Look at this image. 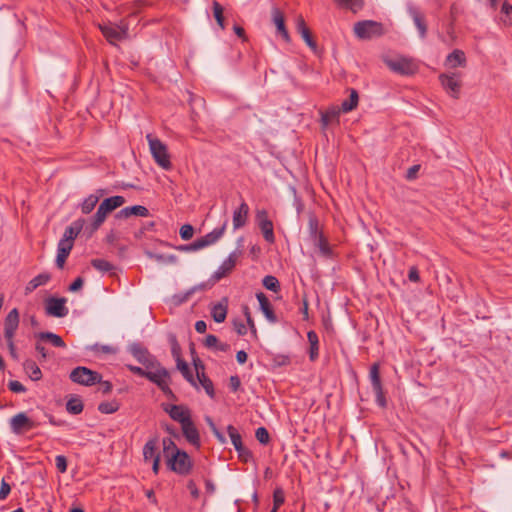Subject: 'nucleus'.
Returning a JSON list of instances; mask_svg holds the SVG:
<instances>
[{"label": "nucleus", "mask_w": 512, "mask_h": 512, "mask_svg": "<svg viewBox=\"0 0 512 512\" xmlns=\"http://www.w3.org/2000/svg\"><path fill=\"white\" fill-rule=\"evenodd\" d=\"M66 240H60L57 245V256H56V266L60 269L64 267L65 261L69 256L73 244L65 243Z\"/></svg>", "instance_id": "aec40b11"}, {"label": "nucleus", "mask_w": 512, "mask_h": 512, "mask_svg": "<svg viewBox=\"0 0 512 512\" xmlns=\"http://www.w3.org/2000/svg\"><path fill=\"white\" fill-rule=\"evenodd\" d=\"M369 377L372 384V389H378L382 387L378 364L375 363L371 366Z\"/></svg>", "instance_id": "c03bdc74"}, {"label": "nucleus", "mask_w": 512, "mask_h": 512, "mask_svg": "<svg viewBox=\"0 0 512 512\" xmlns=\"http://www.w3.org/2000/svg\"><path fill=\"white\" fill-rule=\"evenodd\" d=\"M146 378L157 386H161L169 379V372L156 361L155 367L148 369Z\"/></svg>", "instance_id": "ddd939ff"}, {"label": "nucleus", "mask_w": 512, "mask_h": 512, "mask_svg": "<svg viewBox=\"0 0 512 512\" xmlns=\"http://www.w3.org/2000/svg\"><path fill=\"white\" fill-rule=\"evenodd\" d=\"M8 388L14 393H24L26 391L25 386L16 380L10 381L8 383Z\"/></svg>", "instance_id": "bf43d9fd"}, {"label": "nucleus", "mask_w": 512, "mask_h": 512, "mask_svg": "<svg viewBox=\"0 0 512 512\" xmlns=\"http://www.w3.org/2000/svg\"><path fill=\"white\" fill-rule=\"evenodd\" d=\"M207 424L209 425L210 429L212 430L213 434L215 435V437L218 439V441L222 444H224L226 442V438L225 436L218 430V428L216 427V425L214 424L213 420L207 416L205 418Z\"/></svg>", "instance_id": "603ef678"}, {"label": "nucleus", "mask_w": 512, "mask_h": 512, "mask_svg": "<svg viewBox=\"0 0 512 512\" xmlns=\"http://www.w3.org/2000/svg\"><path fill=\"white\" fill-rule=\"evenodd\" d=\"M50 280V275L42 273L30 280L25 287V294L32 293L39 286L45 285Z\"/></svg>", "instance_id": "cd10ccee"}, {"label": "nucleus", "mask_w": 512, "mask_h": 512, "mask_svg": "<svg viewBox=\"0 0 512 512\" xmlns=\"http://www.w3.org/2000/svg\"><path fill=\"white\" fill-rule=\"evenodd\" d=\"M241 255L240 251H233L229 254V256L223 261V263L218 267V269L212 275V279L216 282L226 277L231 271L235 268L237 260Z\"/></svg>", "instance_id": "1a4fd4ad"}, {"label": "nucleus", "mask_w": 512, "mask_h": 512, "mask_svg": "<svg viewBox=\"0 0 512 512\" xmlns=\"http://www.w3.org/2000/svg\"><path fill=\"white\" fill-rule=\"evenodd\" d=\"M465 62L466 58L464 52L458 49L454 50L446 58L447 65H449L452 68L464 66Z\"/></svg>", "instance_id": "c756f323"}, {"label": "nucleus", "mask_w": 512, "mask_h": 512, "mask_svg": "<svg viewBox=\"0 0 512 512\" xmlns=\"http://www.w3.org/2000/svg\"><path fill=\"white\" fill-rule=\"evenodd\" d=\"M99 201V196L96 194H90L88 197H86L82 203L80 204V209L83 214H89L91 213L96 204Z\"/></svg>", "instance_id": "473e14b6"}, {"label": "nucleus", "mask_w": 512, "mask_h": 512, "mask_svg": "<svg viewBox=\"0 0 512 512\" xmlns=\"http://www.w3.org/2000/svg\"><path fill=\"white\" fill-rule=\"evenodd\" d=\"M218 341L219 340L215 335L209 334L205 338L204 345L207 348H216V346L218 345Z\"/></svg>", "instance_id": "338daca9"}, {"label": "nucleus", "mask_w": 512, "mask_h": 512, "mask_svg": "<svg viewBox=\"0 0 512 512\" xmlns=\"http://www.w3.org/2000/svg\"><path fill=\"white\" fill-rule=\"evenodd\" d=\"M101 378V374L84 366H78L70 373L71 381L83 386H92L101 382Z\"/></svg>", "instance_id": "423d86ee"}, {"label": "nucleus", "mask_w": 512, "mask_h": 512, "mask_svg": "<svg viewBox=\"0 0 512 512\" xmlns=\"http://www.w3.org/2000/svg\"><path fill=\"white\" fill-rule=\"evenodd\" d=\"M213 14H214V17H215L218 25L222 29H224L225 25H224V17H223V7L216 1L213 3Z\"/></svg>", "instance_id": "09e8293b"}, {"label": "nucleus", "mask_w": 512, "mask_h": 512, "mask_svg": "<svg viewBox=\"0 0 512 512\" xmlns=\"http://www.w3.org/2000/svg\"><path fill=\"white\" fill-rule=\"evenodd\" d=\"M341 7L350 9L353 13H357L364 6L363 0H335Z\"/></svg>", "instance_id": "58836bf2"}, {"label": "nucleus", "mask_w": 512, "mask_h": 512, "mask_svg": "<svg viewBox=\"0 0 512 512\" xmlns=\"http://www.w3.org/2000/svg\"><path fill=\"white\" fill-rule=\"evenodd\" d=\"M256 220L264 239L269 243H273L275 241L273 223L268 218L267 212L265 210H258L256 213Z\"/></svg>", "instance_id": "9d476101"}, {"label": "nucleus", "mask_w": 512, "mask_h": 512, "mask_svg": "<svg viewBox=\"0 0 512 512\" xmlns=\"http://www.w3.org/2000/svg\"><path fill=\"white\" fill-rule=\"evenodd\" d=\"M272 21L277 28V32L283 37V39L286 42H289L290 36L285 26L284 15L276 7L272 9Z\"/></svg>", "instance_id": "dca6fc26"}, {"label": "nucleus", "mask_w": 512, "mask_h": 512, "mask_svg": "<svg viewBox=\"0 0 512 512\" xmlns=\"http://www.w3.org/2000/svg\"><path fill=\"white\" fill-rule=\"evenodd\" d=\"M199 383L204 388L205 392L210 398L215 397V391L212 381L205 375V372L201 371L199 377H197Z\"/></svg>", "instance_id": "a19ab883"}, {"label": "nucleus", "mask_w": 512, "mask_h": 512, "mask_svg": "<svg viewBox=\"0 0 512 512\" xmlns=\"http://www.w3.org/2000/svg\"><path fill=\"white\" fill-rule=\"evenodd\" d=\"M249 213V207L245 202L233 212V228L237 230L246 224Z\"/></svg>", "instance_id": "a211bd4d"}, {"label": "nucleus", "mask_w": 512, "mask_h": 512, "mask_svg": "<svg viewBox=\"0 0 512 512\" xmlns=\"http://www.w3.org/2000/svg\"><path fill=\"white\" fill-rule=\"evenodd\" d=\"M129 208H130L131 215L139 216V217H148L149 216V210L145 206L135 205V206H131Z\"/></svg>", "instance_id": "5fc2aeb1"}, {"label": "nucleus", "mask_w": 512, "mask_h": 512, "mask_svg": "<svg viewBox=\"0 0 512 512\" xmlns=\"http://www.w3.org/2000/svg\"><path fill=\"white\" fill-rule=\"evenodd\" d=\"M384 63L391 71L404 76L413 75L418 70L417 63L413 59L404 56L387 57L384 59Z\"/></svg>", "instance_id": "39448f33"}, {"label": "nucleus", "mask_w": 512, "mask_h": 512, "mask_svg": "<svg viewBox=\"0 0 512 512\" xmlns=\"http://www.w3.org/2000/svg\"><path fill=\"white\" fill-rule=\"evenodd\" d=\"M340 110L336 107H332L328 109L326 112L322 113L321 122L324 128H326L333 121H338Z\"/></svg>", "instance_id": "f704fd0d"}, {"label": "nucleus", "mask_w": 512, "mask_h": 512, "mask_svg": "<svg viewBox=\"0 0 512 512\" xmlns=\"http://www.w3.org/2000/svg\"><path fill=\"white\" fill-rule=\"evenodd\" d=\"M77 236L78 235L76 234V232L70 226H68V227H66L63 237L60 240H66L65 243L74 245V239Z\"/></svg>", "instance_id": "13d9d810"}, {"label": "nucleus", "mask_w": 512, "mask_h": 512, "mask_svg": "<svg viewBox=\"0 0 512 512\" xmlns=\"http://www.w3.org/2000/svg\"><path fill=\"white\" fill-rule=\"evenodd\" d=\"M296 28H297V31L302 36L303 40L306 42V44L311 49L316 50V47H317L316 42L312 39L311 33H310L308 27L306 26V23H305L303 17L299 16L297 18Z\"/></svg>", "instance_id": "4be33fe9"}, {"label": "nucleus", "mask_w": 512, "mask_h": 512, "mask_svg": "<svg viewBox=\"0 0 512 512\" xmlns=\"http://www.w3.org/2000/svg\"><path fill=\"white\" fill-rule=\"evenodd\" d=\"M19 326V312L13 308L5 318L4 328L17 329Z\"/></svg>", "instance_id": "ea45409f"}, {"label": "nucleus", "mask_w": 512, "mask_h": 512, "mask_svg": "<svg viewBox=\"0 0 512 512\" xmlns=\"http://www.w3.org/2000/svg\"><path fill=\"white\" fill-rule=\"evenodd\" d=\"M243 312H244V315H245L246 320H247V324L249 325V328H250L251 332L255 335L256 334V326H255V323H254V321H253V319L251 317L249 308L247 306H244Z\"/></svg>", "instance_id": "e2e57ef3"}, {"label": "nucleus", "mask_w": 512, "mask_h": 512, "mask_svg": "<svg viewBox=\"0 0 512 512\" xmlns=\"http://www.w3.org/2000/svg\"><path fill=\"white\" fill-rule=\"evenodd\" d=\"M91 265L100 272H109L114 266L104 259H93Z\"/></svg>", "instance_id": "de8ad7c7"}, {"label": "nucleus", "mask_w": 512, "mask_h": 512, "mask_svg": "<svg viewBox=\"0 0 512 512\" xmlns=\"http://www.w3.org/2000/svg\"><path fill=\"white\" fill-rule=\"evenodd\" d=\"M501 13L503 15L501 17L502 23L506 26L512 25V5L508 2H504L501 7Z\"/></svg>", "instance_id": "49530a36"}, {"label": "nucleus", "mask_w": 512, "mask_h": 512, "mask_svg": "<svg viewBox=\"0 0 512 512\" xmlns=\"http://www.w3.org/2000/svg\"><path fill=\"white\" fill-rule=\"evenodd\" d=\"M308 230H309V236H310L311 241H313L323 235L322 231L319 229V222H318L317 218H315V217L309 218Z\"/></svg>", "instance_id": "37998d69"}, {"label": "nucleus", "mask_w": 512, "mask_h": 512, "mask_svg": "<svg viewBox=\"0 0 512 512\" xmlns=\"http://www.w3.org/2000/svg\"><path fill=\"white\" fill-rule=\"evenodd\" d=\"M36 337L42 341L50 342L54 347L65 348L66 344L63 339L53 332H40L36 334Z\"/></svg>", "instance_id": "bb28decb"}, {"label": "nucleus", "mask_w": 512, "mask_h": 512, "mask_svg": "<svg viewBox=\"0 0 512 512\" xmlns=\"http://www.w3.org/2000/svg\"><path fill=\"white\" fill-rule=\"evenodd\" d=\"M312 243L315 247H317L319 249V252L322 256H324L326 258L332 257V254H333L332 249L324 235L313 240Z\"/></svg>", "instance_id": "7c9ffc66"}, {"label": "nucleus", "mask_w": 512, "mask_h": 512, "mask_svg": "<svg viewBox=\"0 0 512 512\" xmlns=\"http://www.w3.org/2000/svg\"><path fill=\"white\" fill-rule=\"evenodd\" d=\"M182 433L185 439L193 446L199 448L200 447V435L198 429L196 428L194 422L189 420L186 423L181 425Z\"/></svg>", "instance_id": "4468645a"}, {"label": "nucleus", "mask_w": 512, "mask_h": 512, "mask_svg": "<svg viewBox=\"0 0 512 512\" xmlns=\"http://www.w3.org/2000/svg\"><path fill=\"white\" fill-rule=\"evenodd\" d=\"M55 465H56V467H57V469L59 471H61V472L66 471V468H67L66 457L63 456V455L56 456V458H55Z\"/></svg>", "instance_id": "0e129e2a"}, {"label": "nucleus", "mask_w": 512, "mask_h": 512, "mask_svg": "<svg viewBox=\"0 0 512 512\" xmlns=\"http://www.w3.org/2000/svg\"><path fill=\"white\" fill-rule=\"evenodd\" d=\"M177 368L182 373L183 377L192 385L196 386V382L194 380V377L189 369L188 364L181 359V357H178L177 359Z\"/></svg>", "instance_id": "79ce46f5"}, {"label": "nucleus", "mask_w": 512, "mask_h": 512, "mask_svg": "<svg viewBox=\"0 0 512 512\" xmlns=\"http://www.w3.org/2000/svg\"><path fill=\"white\" fill-rule=\"evenodd\" d=\"M353 31L357 38L368 40L380 37L384 34L383 24L373 20L358 21L354 24Z\"/></svg>", "instance_id": "7ed1b4c3"}, {"label": "nucleus", "mask_w": 512, "mask_h": 512, "mask_svg": "<svg viewBox=\"0 0 512 512\" xmlns=\"http://www.w3.org/2000/svg\"><path fill=\"white\" fill-rule=\"evenodd\" d=\"M158 439L153 438L147 441L143 448V456L146 461L154 460L155 458L160 457L157 452Z\"/></svg>", "instance_id": "a878e982"}, {"label": "nucleus", "mask_w": 512, "mask_h": 512, "mask_svg": "<svg viewBox=\"0 0 512 512\" xmlns=\"http://www.w3.org/2000/svg\"><path fill=\"white\" fill-rule=\"evenodd\" d=\"M307 338L310 343L309 357L312 361H314L318 357V350H319L318 335L314 331H309L307 333Z\"/></svg>", "instance_id": "72a5a7b5"}, {"label": "nucleus", "mask_w": 512, "mask_h": 512, "mask_svg": "<svg viewBox=\"0 0 512 512\" xmlns=\"http://www.w3.org/2000/svg\"><path fill=\"white\" fill-rule=\"evenodd\" d=\"M211 316L217 323L225 321L227 316V299H223V302L217 303L212 307Z\"/></svg>", "instance_id": "393cba45"}, {"label": "nucleus", "mask_w": 512, "mask_h": 512, "mask_svg": "<svg viewBox=\"0 0 512 512\" xmlns=\"http://www.w3.org/2000/svg\"><path fill=\"white\" fill-rule=\"evenodd\" d=\"M209 246V244L207 243L206 239L203 237L201 238H198L197 240H195L193 243H192V248L194 249V251H197V250H200V249H203L205 247Z\"/></svg>", "instance_id": "774afa93"}, {"label": "nucleus", "mask_w": 512, "mask_h": 512, "mask_svg": "<svg viewBox=\"0 0 512 512\" xmlns=\"http://www.w3.org/2000/svg\"><path fill=\"white\" fill-rule=\"evenodd\" d=\"M227 222L228 221L225 220L221 227L215 228L213 231L204 236L209 246L215 244L223 236L227 227Z\"/></svg>", "instance_id": "c9c22d12"}, {"label": "nucleus", "mask_w": 512, "mask_h": 512, "mask_svg": "<svg viewBox=\"0 0 512 512\" xmlns=\"http://www.w3.org/2000/svg\"><path fill=\"white\" fill-rule=\"evenodd\" d=\"M86 224V220L84 218H79L77 220H75L74 222H72V224L70 225V227L76 232L77 235H79V233L84 229L85 233L88 234V231H86V227L85 226ZM88 237H90L89 235H87Z\"/></svg>", "instance_id": "6e6d98bb"}, {"label": "nucleus", "mask_w": 512, "mask_h": 512, "mask_svg": "<svg viewBox=\"0 0 512 512\" xmlns=\"http://www.w3.org/2000/svg\"><path fill=\"white\" fill-rule=\"evenodd\" d=\"M179 233L183 240H189L193 237L194 228L190 224H184L181 226Z\"/></svg>", "instance_id": "864d4df0"}, {"label": "nucleus", "mask_w": 512, "mask_h": 512, "mask_svg": "<svg viewBox=\"0 0 512 512\" xmlns=\"http://www.w3.org/2000/svg\"><path fill=\"white\" fill-rule=\"evenodd\" d=\"M285 501L284 492L282 489L277 488L273 494L274 508L278 509Z\"/></svg>", "instance_id": "4d7b16f0"}, {"label": "nucleus", "mask_w": 512, "mask_h": 512, "mask_svg": "<svg viewBox=\"0 0 512 512\" xmlns=\"http://www.w3.org/2000/svg\"><path fill=\"white\" fill-rule=\"evenodd\" d=\"M66 298L49 297L45 301V311L49 316L62 318L68 315V308L66 307Z\"/></svg>", "instance_id": "6e6552de"}, {"label": "nucleus", "mask_w": 512, "mask_h": 512, "mask_svg": "<svg viewBox=\"0 0 512 512\" xmlns=\"http://www.w3.org/2000/svg\"><path fill=\"white\" fill-rule=\"evenodd\" d=\"M162 444L168 467L179 475L188 474L192 466L188 454L179 450L170 438H164Z\"/></svg>", "instance_id": "f257e3e1"}, {"label": "nucleus", "mask_w": 512, "mask_h": 512, "mask_svg": "<svg viewBox=\"0 0 512 512\" xmlns=\"http://www.w3.org/2000/svg\"><path fill=\"white\" fill-rule=\"evenodd\" d=\"M373 392L376 396V403L382 408L386 407V399L384 396L383 388L380 387L378 389H373Z\"/></svg>", "instance_id": "052dcab7"}, {"label": "nucleus", "mask_w": 512, "mask_h": 512, "mask_svg": "<svg viewBox=\"0 0 512 512\" xmlns=\"http://www.w3.org/2000/svg\"><path fill=\"white\" fill-rule=\"evenodd\" d=\"M11 430L20 434L25 430H29L33 427V422L23 412L16 414L10 419Z\"/></svg>", "instance_id": "f8f14e48"}, {"label": "nucleus", "mask_w": 512, "mask_h": 512, "mask_svg": "<svg viewBox=\"0 0 512 512\" xmlns=\"http://www.w3.org/2000/svg\"><path fill=\"white\" fill-rule=\"evenodd\" d=\"M83 408V402L79 397H71L66 403V410L73 415L80 414Z\"/></svg>", "instance_id": "e433bc0d"}, {"label": "nucleus", "mask_w": 512, "mask_h": 512, "mask_svg": "<svg viewBox=\"0 0 512 512\" xmlns=\"http://www.w3.org/2000/svg\"><path fill=\"white\" fill-rule=\"evenodd\" d=\"M126 367L128 368V370L136 375H139L141 377H145L147 376V372H148V369H143L139 366H134V365H131V364H128L126 365Z\"/></svg>", "instance_id": "69168bd1"}, {"label": "nucleus", "mask_w": 512, "mask_h": 512, "mask_svg": "<svg viewBox=\"0 0 512 512\" xmlns=\"http://www.w3.org/2000/svg\"><path fill=\"white\" fill-rule=\"evenodd\" d=\"M439 79L447 92H449L452 97L457 98L460 90V83L456 79L455 75L441 74Z\"/></svg>", "instance_id": "2eb2a0df"}, {"label": "nucleus", "mask_w": 512, "mask_h": 512, "mask_svg": "<svg viewBox=\"0 0 512 512\" xmlns=\"http://www.w3.org/2000/svg\"><path fill=\"white\" fill-rule=\"evenodd\" d=\"M170 342H171V352H172V355L176 358V360L178 359V357H180V351H181V348L176 340V337L174 335H171L170 336Z\"/></svg>", "instance_id": "680f3d73"}, {"label": "nucleus", "mask_w": 512, "mask_h": 512, "mask_svg": "<svg viewBox=\"0 0 512 512\" xmlns=\"http://www.w3.org/2000/svg\"><path fill=\"white\" fill-rule=\"evenodd\" d=\"M358 92L355 89L350 90V96L341 104V110L345 113L352 111L358 105Z\"/></svg>", "instance_id": "2f4dec72"}, {"label": "nucleus", "mask_w": 512, "mask_h": 512, "mask_svg": "<svg viewBox=\"0 0 512 512\" xmlns=\"http://www.w3.org/2000/svg\"><path fill=\"white\" fill-rule=\"evenodd\" d=\"M408 12H409V15L412 17L413 22L419 31L420 37L422 39L425 38L426 32H427V26L424 21V16L413 5H410L408 7Z\"/></svg>", "instance_id": "6ab92c4d"}, {"label": "nucleus", "mask_w": 512, "mask_h": 512, "mask_svg": "<svg viewBox=\"0 0 512 512\" xmlns=\"http://www.w3.org/2000/svg\"><path fill=\"white\" fill-rule=\"evenodd\" d=\"M145 254L149 259L161 264H176L178 262V257L174 254L165 255L152 251H146Z\"/></svg>", "instance_id": "c85d7f7f"}, {"label": "nucleus", "mask_w": 512, "mask_h": 512, "mask_svg": "<svg viewBox=\"0 0 512 512\" xmlns=\"http://www.w3.org/2000/svg\"><path fill=\"white\" fill-rule=\"evenodd\" d=\"M151 154L155 162L163 169L169 170L171 168L170 156L167 151L166 145L158 138L153 137L151 134L147 135Z\"/></svg>", "instance_id": "20e7f679"}, {"label": "nucleus", "mask_w": 512, "mask_h": 512, "mask_svg": "<svg viewBox=\"0 0 512 512\" xmlns=\"http://www.w3.org/2000/svg\"><path fill=\"white\" fill-rule=\"evenodd\" d=\"M256 297L259 301L260 309L263 312V314L265 315V317L267 318V320L271 323H276L277 317L274 313V310L272 308L270 301L265 296V294L262 292H259L256 294Z\"/></svg>", "instance_id": "f3484780"}, {"label": "nucleus", "mask_w": 512, "mask_h": 512, "mask_svg": "<svg viewBox=\"0 0 512 512\" xmlns=\"http://www.w3.org/2000/svg\"><path fill=\"white\" fill-rule=\"evenodd\" d=\"M119 406L116 402H102L98 406V410L104 414H112L118 410Z\"/></svg>", "instance_id": "8fccbe9b"}, {"label": "nucleus", "mask_w": 512, "mask_h": 512, "mask_svg": "<svg viewBox=\"0 0 512 512\" xmlns=\"http://www.w3.org/2000/svg\"><path fill=\"white\" fill-rule=\"evenodd\" d=\"M128 351L132 356L142 364L146 369H152L155 367L156 358L150 354L148 349L141 343L134 342L128 345Z\"/></svg>", "instance_id": "0eeeda50"}, {"label": "nucleus", "mask_w": 512, "mask_h": 512, "mask_svg": "<svg viewBox=\"0 0 512 512\" xmlns=\"http://www.w3.org/2000/svg\"><path fill=\"white\" fill-rule=\"evenodd\" d=\"M255 437L259 441V443L266 445L270 441V436L268 430L265 427L257 428L255 432Z\"/></svg>", "instance_id": "3c124183"}, {"label": "nucleus", "mask_w": 512, "mask_h": 512, "mask_svg": "<svg viewBox=\"0 0 512 512\" xmlns=\"http://www.w3.org/2000/svg\"><path fill=\"white\" fill-rule=\"evenodd\" d=\"M263 286L270 291L278 292L280 290V283L275 276L267 275L263 278Z\"/></svg>", "instance_id": "a18cd8bd"}, {"label": "nucleus", "mask_w": 512, "mask_h": 512, "mask_svg": "<svg viewBox=\"0 0 512 512\" xmlns=\"http://www.w3.org/2000/svg\"><path fill=\"white\" fill-rule=\"evenodd\" d=\"M227 431L235 450L237 452H241L243 450L241 435L239 434L237 429L232 425H229L227 427Z\"/></svg>", "instance_id": "4c0bfd02"}, {"label": "nucleus", "mask_w": 512, "mask_h": 512, "mask_svg": "<svg viewBox=\"0 0 512 512\" xmlns=\"http://www.w3.org/2000/svg\"><path fill=\"white\" fill-rule=\"evenodd\" d=\"M126 202L125 198L120 195L112 196L104 199L96 213L91 218L90 223L86 227V231H88V235L92 236V234L99 229V227L104 223L107 215L114 211L115 209L121 207Z\"/></svg>", "instance_id": "f03ea898"}, {"label": "nucleus", "mask_w": 512, "mask_h": 512, "mask_svg": "<svg viewBox=\"0 0 512 512\" xmlns=\"http://www.w3.org/2000/svg\"><path fill=\"white\" fill-rule=\"evenodd\" d=\"M204 289H206V284H204V283L195 285L184 293H178V294L173 295L172 301L175 305H181V304L185 303L186 301H188L190 299V297L195 292L204 290Z\"/></svg>", "instance_id": "5701e85b"}, {"label": "nucleus", "mask_w": 512, "mask_h": 512, "mask_svg": "<svg viewBox=\"0 0 512 512\" xmlns=\"http://www.w3.org/2000/svg\"><path fill=\"white\" fill-rule=\"evenodd\" d=\"M23 369L32 381H38L42 378V372L40 368L32 359H27L24 361Z\"/></svg>", "instance_id": "b1692460"}, {"label": "nucleus", "mask_w": 512, "mask_h": 512, "mask_svg": "<svg viewBox=\"0 0 512 512\" xmlns=\"http://www.w3.org/2000/svg\"><path fill=\"white\" fill-rule=\"evenodd\" d=\"M163 409L174 421L180 423V425L191 420V412L184 405L166 404Z\"/></svg>", "instance_id": "9b49d317"}, {"label": "nucleus", "mask_w": 512, "mask_h": 512, "mask_svg": "<svg viewBox=\"0 0 512 512\" xmlns=\"http://www.w3.org/2000/svg\"><path fill=\"white\" fill-rule=\"evenodd\" d=\"M100 29L110 43L122 39L125 34V31L120 27L111 24L100 26Z\"/></svg>", "instance_id": "412c9836"}]
</instances>
